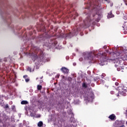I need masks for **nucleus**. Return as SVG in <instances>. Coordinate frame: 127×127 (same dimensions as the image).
Instances as JSON below:
<instances>
[{"instance_id": "22", "label": "nucleus", "mask_w": 127, "mask_h": 127, "mask_svg": "<svg viewBox=\"0 0 127 127\" xmlns=\"http://www.w3.org/2000/svg\"><path fill=\"white\" fill-rule=\"evenodd\" d=\"M82 86L83 87H86V83H83Z\"/></svg>"}, {"instance_id": "10", "label": "nucleus", "mask_w": 127, "mask_h": 127, "mask_svg": "<svg viewBox=\"0 0 127 127\" xmlns=\"http://www.w3.org/2000/svg\"><path fill=\"white\" fill-rule=\"evenodd\" d=\"M21 105H27L28 104V102L27 101L23 100L21 102Z\"/></svg>"}, {"instance_id": "25", "label": "nucleus", "mask_w": 127, "mask_h": 127, "mask_svg": "<svg viewBox=\"0 0 127 127\" xmlns=\"http://www.w3.org/2000/svg\"><path fill=\"white\" fill-rule=\"evenodd\" d=\"M115 85H116V86H118L119 85V83L116 82L115 83Z\"/></svg>"}, {"instance_id": "15", "label": "nucleus", "mask_w": 127, "mask_h": 127, "mask_svg": "<svg viewBox=\"0 0 127 127\" xmlns=\"http://www.w3.org/2000/svg\"><path fill=\"white\" fill-rule=\"evenodd\" d=\"M89 21H91V20H90V19H89L88 20H87L86 21V22H85V25H87V24H88V23H89Z\"/></svg>"}, {"instance_id": "9", "label": "nucleus", "mask_w": 127, "mask_h": 127, "mask_svg": "<svg viewBox=\"0 0 127 127\" xmlns=\"http://www.w3.org/2000/svg\"><path fill=\"white\" fill-rule=\"evenodd\" d=\"M114 15L112 14V12H110L109 13H108V15L107 16L108 18H111L112 17H114Z\"/></svg>"}, {"instance_id": "24", "label": "nucleus", "mask_w": 127, "mask_h": 127, "mask_svg": "<svg viewBox=\"0 0 127 127\" xmlns=\"http://www.w3.org/2000/svg\"><path fill=\"white\" fill-rule=\"evenodd\" d=\"M79 61H83V58H80Z\"/></svg>"}, {"instance_id": "30", "label": "nucleus", "mask_w": 127, "mask_h": 127, "mask_svg": "<svg viewBox=\"0 0 127 127\" xmlns=\"http://www.w3.org/2000/svg\"><path fill=\"white\" fill-rule=\"evenodd\" d=\"M126 125H127V121L126 122Z\"/></svg>"}, {"instance_id": "11", "label": "nucleus", "mask_w": 127, "mask_h": 127, "mask_svg": "<svg viewBox=\"0 0 127 127\" xmlns=\"http://www.w3.org/2000/svg\"><path fill=\"white\" fill-rule=\"evenodd\" d=\"M42 126H43V122H42V121H40L38 123V127H42Z\"/></svg>"}, {"instance_id": "2", "label": "nucleus", "mask_w": 127, "mask_h": 127, "mask_svg": "<svg viewBox=\"0 0 127 127\" xmlns=\"http://www.w3.org/2000/svg\"><path fill=\"white\" fill-rule=\"evenodd\" d=\"M127 92V90L126 89H123V87H119V95H117V97L119 95H122V96H126V93Z\"/></svg>"}, {"instance_id": "3", "label": "nucleus", "mask_w": 127, "mask_h": 127, "mask_svg": "<svg viewBox=\"0 0 127 127\" xmlns=\"http://www.w3.org/2000/svg\"><path fill=\"white\" fill-rule=\"evenodd\" d=\"M115 124L117 127H125V125H123V122H122V121H116L115 122Z\"/></svg>"}, {"instance_id": "32", "label": "nucleus", "mask_w": 127, "mask_h": 127, "mask_svg": "<svg viewBox=\"0 0 127 127\" xmlns=\"http://www.w3.org/2000/svg\"><path fill=\"white\" fill-rule=\"evenodd\" d=\"M106 1H107L108 0H105Z\"/></svg>"}, {"instance_id": "13", "label": "nucleus", "mask_w": 127, "mask_h": 127, "mask_svg": "<svg viewBox=\"0 0 127 127\" xmlns=\"http://www.w3.org/2000/svg\"><path fill=\"white\" fill-rule=\"evenodd\" d=\"M42 89V86L38 85H37V89L38 90H41Z\"/></svg>"}, {"instance_id": "23", "label": "nucleus", "mask_w": 127, "mask_h": 127, "mask_svg": "<svg viewBox=\"0 0 127 127\" xmlns=\"http://www.w3.org/2000/svg\"><path fill=\"white\" fill-rule=\"evenodd\" d=\"M71 33H70L69 34H68L67 36H68L69 37H71Z\"/></svg>"}, {"instance_id": "31", "label": "nucleus", "mask_w": 127, "mask_h": 127, "mask_svg": "<svg viewBox=\"0 0 127 127\" xmlns=\"http://www.w3.org/2000/svg\"><path fill=\"white\" fill-rule=\"evenodd\" d=\"M8 106H6V108H8Z\"/></svg>"}, {"instance_id": "20", "label": "nucleus", "mask_w": 127, "mask_h": 127, "mask_svg": "<svg viewBox=\"0 0 127 127\" xmlns=\"http://www.w3.org/2000/svg\"><path fill=\"white\" fill-rule=\"evenodd\" d=\"M36 69H39V64H38L36 66Z\"/></svg>"}, {"instance_id": "6", "label": "nucleus", "mask_w": 127, "mask_h": 127, "mask_svg": "<svg viewBox=\"0 0 127 127\" xmlns=\"http://www.w3.org/2000/svg\"><path fill=\"white\" fill-rule=\"evenodd\" d=\"M61 70L63 73H68L69 72V69H68L67 68L65 67H63L61 68Z\"/></svg>"}, {"instance_id": "17", "label": "nucleus", "mask_w": 127, "mask_h": 127, "mask_svg": "<svg viewBox=\"0 0 127 127\" xmlns=\"http://www.w3.org/2000/svg\"><path fill=\"white\" fill-rule=\"evenodd\" d=\"M27 69L28 71H29V72H31V68L28 67Z\"/></svg>"}, {"instance_id": "27", "label": "nucleus", "mask_w": 127, "mask_h": 127, "mask_svg": "<svg viewBox=\"0 0 127 127\" xmlns=\"http://www.w3.org/2000/svg\"><path fill=\"white\" fill-rule=\"evenodd\" d=\"M31 116L32 117H35V115H32V114H31Z\"/></svg>"}, {"instance_id": "1", "label": "nucleus", "mask_w": 127, "mask_h": 127, "mask_svg": "<svg viewBox=\"0 0 127 127\" xmlns=\"http://www.w3.org/2000/svg\"><path fill=\"white\" fill-rule=\"evenodd\" d=\"M111 56L114 57V59L112 60V62L115 64V67H117V70L118 71H121V69H124V65L123 64V63L121 62V60H120V53H111Z\"/></svg>"}, {"instance_id": "26", "label": "nucleus", "mask_w": 127, "mask_h": 127, "mask_svg": "<svg viewBox=\"0 0 127 127\" xmlns=\"http://www.w3.org/2000/svg\"><path fill=\"white\" fill-rule=\"evenodd\" d=\"M111 94H112V95H113V94H114V91H111Z\"/></svg>"}, {"instance_id": "21", "label": "nucleus", "mask_w": 127, "mask_h": 127, "mask_svg": "<svg viewBox=\"0 0 127 127\" xmlns=\"http://www.w3.org/2000/svg\"><path fill=\"white\" fill-rule=\"evenodd\" d=\"M23 78H24L25 79H26V78H27V75H24Z\"/></svg>"}, {"instance_id": "7", "label": "nucleus", "mask_w": 127, "mask_h": 127, "mask_svg": "<svg viewBox=\"0 0 127 127\" xmlns=\"http://www.w3.org/2000/svg\"><path fill=\"white\" fill-rule=\"evenodd\" d=\"M101 16H102V15H99L98 14L94 15V17H95L96 21L98 22L99 20H100V18H101Z\"/></svg>"}, {"instance_id": "14", "label": "nucleus", "mask_w": 127, "mask_h": 127, "mask_svg": "<svg viewBox=\"0 0 127 127\" xmlns=\"http://www.w3.org/2000/svg\"><path fill=\"white\" fill-rule=\"evenodd\" d=\"M122 60H124V61L127 60V57L125 56L124 57H121Z\"/></svg>"}, {"instance_id": "28", "label": "nucleus", "mask_w": 127, "mask_h": 127, "mask_svg": "<svg viewBox=\"0 0 127 127\" xmlns=\"http://www.w3.org/2000/svg\"><path fill=\"white\" fill-rule=\"evenodd\" d=\"M76 65L75 63H73V65L75 66Z\"/></svg>"}, {"instance_id": "33", "label": "nucleus", "mask_w": 127, "mask_h": 127, "mask_svg": "<svg viewBox=\"0 0 127 127\" xmlns=\"http://www.w3.org/2000/svg\"><path fill=\"white\" fill-rule=\"evenodd\" d=\"M91 100H92V97L90 98Z\"/></svg>"}, {"instance_id": "16", "label": "nucleus", "mask_w": 127, "mask_h": 127, "mask_svg": "<svg viewBox=\"0 0 127 127\" xmlns=\"http://www.w3.org/2000/svg\"><path fill=\"white\" fill-rule=\"evenodd\" d=\"M76 30H74V32L72 33V35H76Z\"/></svg>"}, {"instance_id": "12", "label": "nucleus", "mask_w": 127, "mask_h": 127, "mask_svg": "<svg viewBox=\"0 0 127 127\" xmlns=\"http://www.w3.org/2000/svg\"><path fill=\"white\" fill-rule=\"evenodd\" d=\"M123 27L124 29H126V30H127V22L125 23Z\"/></svg>"}, {"instance_id": "29", "label": "nucleus", "mask_w": 127, "mask_h": 127, "mask_svg": "<svg viewBox=\"0 0 127 127\" xmlns=\"http://www.w3.org/2000/svg\"><path fill=\"white\" fill-rule=\"evenodd\" d=\"M111 6H113V4H112L111 5Z\"/></svg>"}, {"instance_id": "4", "label": "nucleus", "mask_w": 127, "mask_h": 127, "mask_svg": "<svg viewBox=\"0 0 127 127\" xmlns=\"http://www.w3.org/2000/svg\"><path fill=\"white\" fill-rule=\"evenodd\" d=\"M84 58H85V59H89L90 60H91L92 53H86L84 56Z\"/></svg>"}, {"instance_id": "18", "label": "nucleus", "mask_w": 127, "mask_h": 127, "mask_svg": "<svg viewBox=\"0 0 127 127\" xmlns=\"http://www.w3.org/2000/svg\"><path fill=\"white\" fill-rule=\"evenodd\" d=\"M40 117H41V116L40 115V114H38V115L36 116V118H40Z\"/></svg>"}, {"instance_id": "8", "label": "nucleus", "mask_w": 127, "mask_h": 127, "mask_svg": "<svg viewBox=\"0 0 127 127\" xmlns=\"http://www.w3.org/2000/svg\"><path fill=\"white\" fill-rule=\"evenodd\" d=\"M115 118H116V116H115V115L114 114H112L109 117V119H110V120H112V121H113V120H115Z\"/></svg>"}, {"instance_id": "19", "label": "nucleus", "mask_w": 127, "mask_h": 127, "mask_svg": "<svg viewBox=\"0 0 127 127\" xmlns=\"http://www.w3.org/2000/svg\"><path fill=\"white\" fill-rule=\"evenodd\" d=\"M25 81L26 82H29V78H25Z\"/></svg>"}, {"instance_id": "5", "label": "nucleus", "mask_w": 127, "mask_h": 127, "mask_svg": "<svg viewBox=\"0 0 127 127\" xmlns=\"http://www.w3.org/2000/svg\"><path fill=\"white\" fill-rule=\"evenodd\" d=\"M44 60V57H43V55H41L39 57H38L37 59H36V61H43Z\"/></svg>"}]
</instances>
